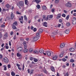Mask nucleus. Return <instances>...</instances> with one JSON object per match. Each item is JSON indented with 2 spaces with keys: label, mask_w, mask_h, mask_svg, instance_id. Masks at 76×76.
I'll return each instance as SVG.
<instances>
[{
  "label": "nucleus",
  "mask_w": 76,
  "mask_h": 76,
  "mask_svg": "<svg viewBox=\"0 0 76 76\" xmlns=\"http://www.w3.org/2000/svg\"><path fill=\"white\" fill-rule=\"evenodd\" d=\"M67 50H64L63 51H62V52H63L64 54L65 53H66Z\"/></svg>",
  "instance_id": "nucleus-55"
},
{
  "label": "nucleus",
  "mask_w": 76,
  "mask_h": 76,
  "mask_svg": "<svg viewBox=\"0 0 76 76\" xmlns=\"http://www.w3.org/2000/svg\"><path fill=\"white\" fill-rule=\"evenodd\" d=\"M58 57V56H57L56 55L55 56H54L53 58V60H56V59H57V58Z\"/></svg>",
  "instance_id": "nucleus-14"
},
{
  "label": "nucleus",
  "mask_w": 76,
  "mask_h": 76,
  "mask_svg": "<svg viewBox=\"0 0 76 76\" xmlns=\"http://www.w3.org/2000/svg\"><path fill=\"white\" fill-rule=\"evenodd\" d=\"M11 19L12 20H13V19L14 18V17H15V15H14V14H13V12H11Z\"/></svg>",
  "instance_id": "nucleus-9"
},
{
  "label": "nucleus",
  "mask_w": 76,
  "mask_h": 76,
  "mask_svg": "<svg viewBox=\"0 0 76 76\" xmlns=\"http://www.w3.org/2000/svg\"><path fill=\"white\" fill-rule=\"evenodd\" d=\"M7 37H8V34L6 33L3 37V39H7Z\"/></svg>",
  "instance_id": "nucleus-3"
},
{
  "label": "nucleus",
  "mask_w": 76,
  "mask_h": 76,
  "mask_svg": "<svg viewBox=\"0 0 76 76\" xmlns=\"http://www.w3.org/2000/svg\"><path fill=\"white\" fill-rule=\"evenodd\" d=\"M16 39V35H15L13 37V39L14 40H15V39Z\"/></svg>",
  "instance_id": "nucleus-51"
},
{
  "label": "nucleus",
  "mask_w": 76,
  "mask_h": 76,
  "mask_svg": "<svg viewBox=\"0 0 76 76\" xmlns=\"http://www.w3.org/2000/svg\"><path fill=\"white\" fill-rule=\"evenodd\" d=\"M67 4V7H71L72 6V4L70 2H68Z\"/></svg>",
  "instance_id": "nucleus-5"
},
{
  "label": "nucleus",
  "mask_w": 76,
  "mask_h": 76,
  "mask_svg": "<svg viewBox=\"0 0 76 76\" xmlns=\"http://www.w3.org/2000/svg\"><path fill=\"white\" fill-rule=\"evenodd\" d=\"M30 60H34V58L33 57H31L30 58Z\"/></svg>",
  "instance_id": "nucleus-49"
},
{
  "label": "nucleus",
  "mask_w": 76,
  "mask_h": 76,
  "mask_svg": "<svg viewBox=\"0 0 76 76\" xmlns=\"http://www.w3.org/2000/svg\"><path fill=\"white\" fill-rule=\"evenodd\" d=\"M7 20H9L10 19V18H9V16H7Z\"/></svg>",
  "instance_id": "nucleus-48"
},
{
  "label": "nucleus",
  "mask_w": 76,
  "mask_h": 76,
  "mask_svg": "<svg viewBox=\"0 0 76 76\" xmlns=\"http://www.w3.org/2000/svg\"><path fill=\"white\" fill-rule=\"evenodd\" d=\"M53 17V15H50L49 16V18L50 19H52Z\"/></svg>",
  "instance_id": "nucleus-39"
},
{
  "label": "nucleus",
  "mask_w": 76,
  "mask_h": 76,
  "mask_svg": "<svg viewBox=\"0 0 76 76\" xmlns=\"http://www.w3.org/2000/svg\"><path fill=\"white\" fill-rule=\"evenodd\" d=\"M11 75L12 76H15V73L14 72H13L12 71L11 72Z\"/></svg>",
  "instance_id": "nucleus-28"
},
{
  "label": "nucleus",
  "mask_w": 76,
  "mask_h": 76,
  "mask_svg": "<svg viewBox=\"0 0 76 76\" xmlns=\"http://www.w3.org/2000/svg\"><path fill=\"white\" fill-rule=\"evenodd\" d=\"M33 52V49L32 48H30L29 49V52L30 53H31Z\"/></svg>",
  "instance_id": "nucleus-22"
},
{
  "label": "nucleus",
  "mask_w": 76,
  "mask_h": 76,
  "mask_svg": "<svg viewBox=\"0 0 76 76\" xmlns=\"http://www.w3.org/2000/svg\"><path fill=\"white\" fill-rule=\"evenodd\" d=\"M69 19V15H68L67 16V20H68Z\"/></svg>",
  "instance_id": "nucleus-57"
},
{
  "label": "nucleus",
  "mask_w": 76,
  "mask_h": 76,
  "mask_svg": "<svg viewBox=\"0 0 76 76\" xmlns=\"http://www.w3.org/2000/svg\"><path fill=\"white\" fill-rule=\"evenodd\" d=\"M66 60H67V59H65V58H63L62 59V61H66Z\"/></svg>",
  "instance_id": "nucleus-42"
},
{
  "label": "nucleus",
  "mask_w": 76,
  "mask_h": 76,
  "mask_svg": "<svg viewBox=\"0 0 76 76\" xmlns=\"http://www.w3.org/2000/svg\"><path fill=\"white\" fill-rule=\"evenodd\" d=\"M37 8L38 9H40V5H37Z\"/></svg>",
  "instance_id": "nucleus-36"
},
{
  "label": "nucleus",
  "mask_w": 76,
  "mask_h": 76,
  "mask_svg": "<svg viewBox=\"0 0 76 76\" xmlns=\"http://www.w3.org/2000/svg\"><path fill=\"white\" fill-rule=\"evenodd\" d=\"M17 13L18 15H21V13H19V12H17Z\"/></svg>",
  "instance_id": "nucleus-60"
},
{
  "label": "nucleus",
  "mask_w": 76,
  "mask_h": 76,
  "mask_svg": "<svg viewBox=\"0 0 76 76\" xmlns=\"http://www.w3.org/2000/svg\"><path fill=\"white\" fill-rule=\"evenodd\" d=\"M42 9L43 10H45L47 9V7L45 6H43L42 7Z\"/></svg>",
  "instance_id": "nucleus-26"
},
{
  "label": "nucleus",
  "mask_w": 76,
  "mask_h": 76,
  "mask_svg": "<svg viewBox=\"0 0 76 76\" xmlns=\"http://www.w3.org/2000/svg\"><path fill=\"white\" fill-rule=\"evenodd\" d=\"M38 40V37H35L34 38H33V41H36Z\"/></svg>",
  "instance_id": "nucleus-17"
},
{
  "label": "nucleus",
  "mask_w": 76,
  "mask_h": 76,
  "mask_svg": "<svg viewBox=\"0 0 76 76\" xmlns=\"http://www.w3.org/2000/svg\"><path fill=\"white\" fill-rule=\"evenodd\" d=\"M2 37H3V34H2L1 33L0 34V39H1Z\"/></svg>",
  "instance_id": "nucleus-41"
},
{
  "label": "nucleus",
  "mask_w": 76,
  "mask_h": 76,
  "mask_svg": "<svg viewBox=\"0 0 76 76\" xmlns=\"http://www.w3.org/2000/svg\"><path fill=\"white\" fill-rule=\"evenodd\" d=\"M70 23L69 22H68L67 23V26H70L71 25Z\"/></svg>",
  "instance_id": "nucleus-33"
},
{
  "label": "nucleus",
  "mask_w": 76,
  "mask_h": 76,
  "mask_svg": "<svg viewBox=\"0 0 76 76\" xmlns=\"http://www.w3.org/2000/svg\"><path fill=\"white\" fill-rule=\"evenodd\" d=\"M11 35H12L13 34V32L11 31L10 33Z\"/></svg>",
  "instance_id": "nucleus-62"
},
{
  "label": "nucleus",
  "mask_w": 76,
  "mask_h": 76,
  "mask_svg": "<svg viewBox=\"0 0 76 76\" xmlns=\"http://www.w3.org/2000/svg\"><path fill=\"white\" fill-rule=\"evenodd\" d=\"M1 28H4V27H5V25L3 24L1 25Z\"/></svg>",
  "instance_id": "nucleus-40"
},
{
  "label": "nucleus",
  "mask_w": 76,
  "mask_h": 76,
  "mask_svg": "<svg viewBox=\"0 0 76 76\" xmlns=\"http://www.w3.org/2000/svg\"><path fill=\"white\" fill-rule=\"evenodd\" d=\"M28 51V50L27 49L25 48L24 50H23V53H27V51Z\"/></svg>",
  "instance_id": "nucleus-19"
},
{
  "label": "nucleus",
  "mask_w": 76,
  "mask_h": 76,
  "mask_svg": "<svg viewBox=\"0 0 76 76\" xmlns=\"http://www.w3.org/2000/svg\"><path fill=\"white\" fill-rule=\"evenodd\" d=\"M21 55L20 54H19V53H17V57H20Z\"/></svg>",
  "instance_id": "nucleus-38"
},
{
  "label": "nucleus",
  "mask_w": 76,
  "mask_h": 76,
  "mask_svg": "<svg viewBox=\"0 0 76 76\" xmlns=\"http://www.w3.org/2000/svg\"><path fill=\"white\" fill-rule=\"evenodd\" d=\"M18 50H19V52H20L22 50V48L20 47L18 48Z\"/></svg>",
  "instance_id": "nucleus-32"
},
{
  "label": "nucleus",
  "mask_w": 76,
  "mask_h": 76,
  "mask_svg": "<svg viewBox=\"0 0 76 76\" xmlns=\"http://www.w3.org/2000/svg\"><path fill=\"white\" fill-rule=\"evenodd\" d=\"M57 32H58V30H56L53 32V34L54 35H56V34H57L58 33Z\"/></svg>",
  "instance_id": "nucleus-13"
},
{
  "label": "nucleus",
  "mask_w": 76,
  "mask_h": 76,
  "mask_svg": "<svg viewBox=\"0 0 76 76\" xmlns=\"http://www.w3.org/2000/svg\"><path fill=\"white\" fill-rule=\"evenodd\" d=\"M6 7L7 8H9L10 7V6L9 4H7L6 5Z\"/></svg>",
  "instance_id": "nucleus-29"
},
{
  "label": "nucleus",
  "mask_w": 76,
  "mask_h": 76,
  "mask_svg": "<svg viewBox=\"0 0 76 76\" xmlns=\"http://www.w3.org/2000/svg\"><path fill=\"white\" fill-rule=\"evenodd\" d=\"M50 69L52 72H55V69H54V67L52 66L50 68Z\"/></svg>",
  "instance_id": "nucleus-16"
},
{
  "label": "nucleus",
  "mask_w": 76,
  "mask_h": 76,
  "mask_svg": "<svg viewBox=\"0 0 76 76\" xmlns=\"http://www.w3.org/2000/svg\"><path fill=\"white\" fill-rule=\"evenodd\" d=\"M66 45V44H65L64 43H62L61 44L60 47H61V48H63Z\"/></svg>",
  "instance_id": "nucleus-7"
},
{
  "label": "nucleus",
  "mask_w": 76,
  "mask_h": 76,
  "mask_svg": "<svg viewBox=\"0 0 76 76\" xmlns=\"http://www.w3.org/2000/svg\"><path fill=\"white\" fill-rule=\"evenodd\" d=\"M38 53H39V52L37 51V50H36L33 51V53L34 54H38Z\"/></svg>",
  "instance_id": "nucleus-25"
},
{
  "label": "nucleus",
  "mask_w": 76,
  "mask_h": 76,
  "mask_svg": "<svg viewBox=\"0 0 76 76\" xmlns=\"http://www.w3.org/2000/svg\"><path fill=\"white\" fill-rule=\"evenodd\" d=\"M48 16H47V17L46 18H45L44 19L45 20H48Z\"/></svg>",
  "instance_id": "nucleus-35"
},
{
  "label": "nucleus",
  "mask_w": 76,
  "mask_h": 76,
  "mask_svg": "<svg viewBox=\"0 0 76 76\" xmlns=\"http://www.w3.org/2000/svg\"><path fill=\"white\" fill-rule=\"evenodd\" d=\"M45 15H43V19H44L45 18Z\"/></svg>",
  "instance_id": "nucleus-63"
},
{
  "label": "nucleus",
  "mask_w": 76,
  "mask_h": 76,
  "mask_svg": "<svg viewBox=\"0 0 76 76\" xmlns=\"http://www.w3.org/2000/svg\"><path fill=\"white\" fill-rule=\"evenodd\" d=\"M59 22H60V23H61V22H62L63 20H62V19H60L59 20Z\"/></svg>",
  "instance_id": "nucleus-46"
},
{
  "label": "nucleus",
  "mask_w": 76,
  "mask_h": 76,
  "mask_svg": "<svg viewBox=\"0 0 76 76\" xmlns=\"http://www.w3.org/2000/svg\"><path fill=\"white\" fill-rule=\"evenodd\" d=\"M18 5L21 7H23L24 6V2L22 1H19L18 2Z\"/></svg>",
  "instance_id": "nucleus-1"
},
{
  "label": "nucleus",
  "mask_w": 76,
  "mask_h": 76,
  "mask_svg": "<svg viewBox=\"0 0 76 76\" xmlns=\"http://www.w3.org/2000/svg\"><path fill=\"white\" fill-rule=\"evenodd\" d=\"M3 61L5 63H9V59L7 58L6 57L3 58Z\"/></svg>",
  "instance_id": "nucleus-2"
},
{
  "label": "nucleus",
  "mask_w": 76,
  "mask_h": 76,
  "mask_svg": "<svg viewBox=\"0 0 76 76\" xmlns=\"http://www.w3.org/2000/svg\"><path fill=\"white\" fill-rule=\"evenodd\" d=\"M33 31L34 32H36L37 31V28H34Z\"/></svg>",
  "instance_id": "nucleus-54"
},
{
  "label": "nucleus",
  "mask_w": 76,
  "mask_h": 76,
  "mask_svg": "<svg viewBox=\"0 0 76 76\" xmlns=\"http://www.w3.org/2000/svg\"><path fill=\"white\" fill-rule=\"evenodd\" d=\"M24 67H25V66H24V64H23V67L22 68V70L23 71L24 70Z\"/></svg>",
  "instance_id": "nucleus-61"
},
{
  "label": "nucleus",
  "mask_w": 76,
  "mask_h": 76,
  "mask_svg": "<svg viewBox=\"0 0 76 76\" xmlns=\"http://www.w3.org/2000/svg\"><path fill=\"white\" fill-rule=\"evenodd\" d=\"M25 4H27V3H28V0H25Z\"/></svg>",
  "instance_id": "nucleus-50"
},
{
  "label": "nucleus",
  "mask_w": 76,
  "mask_h": 76,
  "mask_svg": "<svg viewBox=\"0 0 76 76\" xmlns=\"http://www.w3.org/2000/svg\"><path fill=\"white\" fill-rule=\"evenodd\" d=\"M46 53L48 56H51V52L49 51H46Z\"/></svg>",
  "instance_id": "nucleus-6"
},
{
  "label": "nucleus",
  "mask_w": 76,
  "mask_h": 76,
  "mask_svg": "<svg viewBox=\"0 0 76 76\" xmlns=\"http://www.w3.org/2000/svg\"><path fill=\"white\" fill-rule=\"evenodd\" d=\"M69 32H70V30H69V29H68V30H67V34H69Z\"/></svg>",
  "instance_id": "nucleus-53"
},
{
  "label": "nucleus",
  "mask_w": 76,
  "mask_h": 76,
  "mask_svg": "<svg viewBox=\"0 0 76 76\" xmlns=\"http://www.w3.org/2000/svg\"><path fill=\"white\" fill-rule=\"evenodd\" d=\"M61 14H59L58 15H57V16H56V19H60V18H61Z\"/></svg>",
  "instance_id": "nucleus-8"
},
{
  "label": "nucleus",
  "mask_w": 76,
  "mask_h": 76,
  "mask_svg": "<svg viewBox=\"0 0 76 76\" xmlns=\"http://www.w3.org/2000/svg\"><path fill=\"white\" fill-rule=\"evenodd\" d=\"M69 50L71 52H73L75 51V49L73 48H71L69 49Z\"/></svg>",
  "instance_id": "nucleus-21"
},
{
  "label": "nucleus",
  "mask_w": 76,
  "mask_h": 76,
  "mask_svg": "<svg viewBox=\"0 0 76 76\" xmlns=\"http://www.w3.org/2000/svg\"><path fill=\"white\" fill-rule=\"evenodd\" d=\"M40 33L39 32H38L36 34V35H37V36H38V35H39V34Z\"/></svg>",
  "instance_id": "nucleus-52"
},
{
  "label": "nucleus",
  "mask_w": 76,
  "mask_h": 76,
  "mask_svg": "<svg viewBox=\"0 0 76 76\" xmlns=\"http://www.w3.org/2000/svg\"><path fill=\"white\" fill-rule=\"evenodd\" d=\"M72 23L73 25H75L76 23V18L74 17L72 21Z\"/></svg>",
  "instance_id": "nucleus-4"
},
{
  "label": "nucleus",
  "mask_w": 76,
  "mask_h": 76,
  "mask_svg": "<svg viewBox=\"0 0 76 76\" xmlns=\"http://www.w3.org/2000/svg\"><path fill=\"white\" fill-rule=\"evenodd\" d=\"M23 44L24 46V48H27V45H26V42H24Z\"/></svg>",
  "instance_id": "nucleus-12"
},
{
  "label": "nucleus",
  "mask_w": 76,
  "mask_h": 76,
  "mask_svg": "<svg viewBox=\"0 0 76 76\" xmlns=\"http://www.w3.org/2000/svg\"><path fill=\"white\" fill-rule=\"evenodd\" d=\"M42 32H43L42 29L41 28H39V33H42Z\"/></svg>",
  "instance_id": "nucleus-24"
},
{
  "label": "nucleus",
  "mask_w": 76,
  "mask_h": 76,
  "mask_svg": "<svg viewBox=\"0 0 76 76\" xmlns=\"http://www.w3.org/2000/svg\"><path fill=\"white\" fill-rule=\"evenodd\" d=\"M70 62H73L74 61H75V60L73 59H71L70 60Z\"/></svg>",
  "instance_id": "nucleus-43"
},
{
  "label": "nucleus",
  "mask_w": 76,
  "mask_h": 76,
  "mask_svg": "<svg viewBox=\"0 0 76 76\" xmlns=\"http://www.w3.org/2000/svg\"><path fill=\"white\" fill-rule=\"evenodd\" d=\"M62 67L63 68H65V67H66V65H63L62 66Z\"/></svg>",
  "instance_id": "nucleus-64"
},
{
  "label": "nucleus",
  "mask_w": 76,
  "mask_h": 76,
  "mask_svg": "<svg viewBox=\"0 0 76 76\" xmlns=\"http://www.w3.org/2000/svg\"><path fill=\"white\" fill-rule=\"evenodd\" d=\"M39 52L40 53H44V50H39Z\"/></svg>",
  "instance_id": "nucleus-34"
},
{
  "label": "nucleus",
  "mask_w": 76,
  "mask_h": 76,
  "mask_svg": "<svg viewBox=\"0 0 76 76\" xmlns=\"http://www.w3.org/2000/svg\"><path fill=\"white\" fill-rule=\"evenodd\" d=\"M52 13H54V10H55V9L54 8H53L52 9Z\"/></svg>",
  "instance_id": "nucleus-47"
},
{
  "label": "nucleus",
  "mask_w": 76,
  "mask_h": 76,
  "mask_svg": "<svg viewBox=\"0 0 76 76\" xmlns=\"http://www.w3.org/2000/svg\"><path fill=\"white\" fill-rule=\"evenodd\" d=\"M7 67L9 69H10V64H8L7 66Z\"/></svg>",
  "instance_id": "nucleus-56"
},
{
  "label": "nucleus",
  "mask_w": 76,
  "mask_h": 76,
  "mask_svg": "<svg viewBox=\"0 0 76 76\" xmlns=\"http://www.w3.org/2000/svg\"><path fill=\"white\" fill-rule=\"evenodd\" d=\"M16 66L18 67V69L19 70H22V68L19 67H20V64L19 65V64H16Z\"/></svg>",
  "instance_id": "nucleus-10"
},
{
  "label": "nucleus",
  "mask_w": 76,
  "mask_h": 76,
  "mask_svg": "<svg viewBox=\"0 0 76 76\" xmlns=\"http://www.w3.org/2000/svg\"><path fill=\"white\" fill-rule=\"evenodd\" d=\"M34 62H37L38 61V60L36 59L35 58H34Z\"/></svg>",
  "instance_id": "nucleus-37"
},
{
  "label": "nucleus",
  "mask_w": 76,
  "mask_h": 76,
  "mask_svg": "<svg viewBox=\"0 0 76 76\" xmlns=\"http://www.w3.org/2000/svg\"><path fill=\"white\" fill-rule=\"evenodd\" d=\"M62 17H64V18H65V17H66V14H63L62 15Z\"/></svg>",
  "instance_id": "nucleus-45"
},
{
  "label": "nucleus",
  "mask_w": 76,
  "mask_h": 76,
  "mask_svg": "<svg viewBox=\"0 0 76 76\" xmlns=\"http://www.w3.org/2000/svg\"><path fill=\"white\" fill-rule=\"evenodd\" d=\"M9 45L10 46H11V45H12L11 44V42H10V41H9Z\"/></svg>",
  "instance_id": "nucleus-59"
},
{
  "label": "nucleus",
  "mask_w": 76,
  "mask_h": 76,
  "mask_svg": "<svg viewBox=\"0 0 76 76\" xmlns=\"http://www.w3.org/2000/svg\"><path fill=\"white\" fill-rule=\"evenodd\" d=\"M47 23L46 22H44L43 23V26H45V27H47Z\"/></svg>",
  "instance_id": "nucleus-11"
},
{
  "label": "nucleus",
  "mask_w": 76,
  "mask_h": 76,
  "mask_svg": "<svg viewBox=\"0 0 76 76\" xmlns=\"http://www.w3.org/2000/svg\"><path fill=\"white\" fill-rule=\"evenodd\" d=\"M12 28L13 29H16V27L14 25H13L12 26Z\"/></svg>",
  "instance_id": "nucleus-18"
},
{
  "label": "nucleus",
  "mask_w": 76,
  "mask_h": 76,
  "mask_svg": "<svg viewBox=\"0 0 76 76\" xmlns=\"http://www.w3.org/2000/svg\"><path fill=\"white\" fill-rule=\"evenodd\" d=\"M3 67L4 70H7V66L5 65L3 66Z\"/></svg>",
  "instance_id": "nucleus-30"
},
{
  "label": "nucleus",
  "mask_w": 76,
  "mask_h": 76,
  "mask_svg": "<svg viewBox=\"0 0 76 76\" xmlns=\"http://www.w3.org/2000/svg\"><path fill=\"white\" fill-rule=\"evenodd\" d=\"M63 54H64V53L63 52H62L61 54L59 55L60 57H62L63 56Z\"/></svg>",
  "instance_id": "nucleus-20"
},
{
  "label": "nucleus",
  "mask_w": 76,
  "mask_h": 76,
  "mask_svg": "<svg viewBox=\"0 0 76 76\" xmlns=\"http://www.w3.org/2000/svg\"><path fill=\"white\" fill-rule=\"evenodd\" d=\"M33 72H34V70L32 69H31V70H30V75H32V74L33 73Z\"/></svg>",
  "instance_id": "nucleus-31"
},
{
  "label": "nucleus",
  "mask_w": 76,
  "mask_h": 76,
  "mask_svg": "<svg viewBox=\"0 0 76 76\" xmlns=\"http://www.w3.org/2000/svg\"><path fill=\"white\" fill-rule=\"evenodd\" d=\"M35 1L37 4H39L41 2V0H35Z\"/></svg>",
  "instance_id": "nucleus-23"
},
{
  "label": "nucleus",
  "mask_w": 76,
  "mask_h": 76,
  "mask_svg": "<svg viewBox=\"0 0 76 76\" xmlns=\"http://www.w3.org/2000/svg\"><path fill=\"white\" fill-rule=\"evenodd\" d=\"M13 25H14L15 26H18V23L17 21H15V22L13 23Z\"/></svg>",
  "instance_id": "nucleus-15"
},
{
  "label": "nucleus",
  "mask_w": 76,
  "mask_h": 76,
  "mask_svg": "<svg viewBox=\"0 0 76 76\" xmlns=\"http://www.w3.org/2000/svg\"><path fill=\"white\" fill-rule=\"evenodd\" d=\"M55 3L56 4H58L59 3V0H55Z\"/></svg>",
  "instance_id": "nucleus-27"
},
{
  "label": "nucleus",
  "mask_w": 76,
  "mask_h": 76,
  "mask_svg": "<svg viewBox=\"0 0 76 76\" xmlns=\"http://www.w3.org/2000/svg\"><path fill=\"white\" fill-rule=\"evenodd\" d=\"M5 48L6 49H9V46L7 45H6L5 46Z\"/></svg>",
  "instance_id": "nucleus-58"
},
{
  "label": "nucleus",
  "mask_w": 76,
  "mask_h": 76,
  "mask_svg": "<svg viewBox=\"0 0 76 76\" xmlns=\"http://www.w3.org/2000/svg\"><path fill=\"white\" fill-rule=\"evenodd\" d=\"M24 17L25 20H27V18L26 17V15H24Z\"/></svg>",
  "instance_id": "nucleus-44"
}]
</instances>
